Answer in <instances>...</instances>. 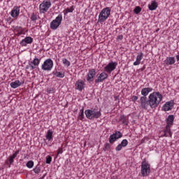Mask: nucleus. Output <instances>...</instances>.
Returning <instances> with one entry per match:
<instances>
[{
  "instance_id": "nucleus-29",
  "label": "nucleus",
  "mask_w": 179,
  "mask_h": 179,
  "mask_svg": "<svg viewBox=\"0 0 179 179\" xmlns=\"http://www.w3.org/2000/svg\"><path fill=\"white\" fill-rule=\"evenodd\" d=\"M34 173L35 174H39L41 171V167L39 166V165H37L34 169H33Z\"/></svg>"
},
{
  "instance_id": "nucleus-28",
  "label": "nucleus",
  "mask_w": 179,
  "mask_h": 179,
  "mask_svg": "<svg viewBox=\"0 0 179 179\" xmlns=\"http://www.w3.org/2000/svg\"><path fill=\"white\" fill-rule=\"evenodd\" d=\"M55 76L57 78H64L65 77V73L59 71H57L56 73H54Z\"/></svg>"
},
{
  "instance_id": "nucleus-42",
  "label": "nucleus",
  "mask_w": 179,
  "mask_h": 179,
  "mask_svg": "<svg viewBox=\"0 0 179 179\" xmlns=\"http://www.w3.org/2000/svg\"><path fill=\"white\" fill-rule=\"evenodd\" d=\"M64 150H62V148H59L57 150V156L58 155H62V153H63Z\"/></svg>"
},
{
  "instance_id": "nucleus-21",
  "label": "nucleus",
  "mask_w": 179,
  "mask_h": 179,
  "mask_svg": "<svg viewBox=\"0 0 179 179\" xmlns=\"http://www.w3.org/2000/svg\"><path fill=\"white\" fill-rule=\"evenodd\" d=\"M31 66V69H36L38 65H40V59L35 57L32 62H30Z\"/></svg>"
},
{
  "instance_id": "nucleus-20",
  "label": "nucleus",
  "mask_w": 179,
  "mask_h": 179,
  "mask_svg": "<svg viewBox=\"0 0 179 179\" xmlns=\"http://www.w3.org/2000/svg\"><path fill=\"white\" fill-rule=\"evenodd\" d=\"M171 128V126L166 125V128L164 131V135L162 136L168 137L170 136L171 138L172 134H171V130L170 129Z\"/></svg>"
},
{
  "instance_id": "nucleus-34",
  "label": "nucleus",
  "mask_w": 179,
  "mask_h": 179,
  "mask_svg": "<svg viewBox=\"0 0 179 179\" xmlns=\"http://www.w3.org/2000/svg\"><path fill=\"white\" fill-rule=\"evenodd\" d=\"M120 145L123 147L125 148L128 145V140L124 139L122 141Z\"/></svg>"
},
{
  "instance_id": "nucleus-31",
  "label": "nucleus",
  "mask_w": 179,
  "mask_h": 179,
  "mask_svg": "<svg viewBox=\"0 0 179 179\" xmlns=\"http://www.w3.org/2000/svg\"><path fill=\"white\" fill-rule=\"evenodd\" d=\"M15 30L18 32V34H23L24 29L22 27H16Z\"/></svg>"
},
{
  "instance_id": "nucleus-43",
  "label": "nucleus",
  "mask_w": 179,
  "mask_h": 179,
  "mask_svg": "<svg viewBox=\"0 0 179 179\" xmlns=\"http://www.w3.org/2000/svg\"><path fill=\"white\" fill-rule=\"evenodd\" d=\"M138 100V96H133L131 97V101H136Z\"/></svg>"
},
{
  "instance_id": "nucleus-46",
  "label": "nucleus",
  "mask_w": 179,
  "mask_h": 179,
  "mask_svg": "<svg viewBox=\"0 0 179 179\" xmlns=\"http://www.w3.org/2000/svg\"><path fill=\"white\" fill-rule=\"evenodd\" d=\"M44 178H45V174L43 175L42 177H41L39 179H44Z\"/></svg>"
},
{
  "instance_id": "nucleus-19",
  "label": "nucleus",
  "mask_w": 179,
  "mask_h": 179,
  "mask_svg": "<svg viewBox=\"0 0 179 179\" xmlns=\"http://www.w3.org/2000/svg\"><path fill=\"white\" fill-rule=\"evenodd\" d=\"M150 92H153V88H152V87L143 88L141 90V94H142L143 97H146V96H148V94H149V93H150Z\"/></svg>"
},
{
  "instance_id": "nucleus-48",
  "label": "nucleus",
  "mask_w": 179,
  "mask_h": 179,
  "mask_svg": "<svg viewBox=\"0 0 179 179\" xmlns=\"http://www.w3.org/2000/svg\"><path fill=\"white\" fill-rule=\"evenodd\" d=\"M141 143H145V139L141 140Z\"/></svg>"
},
{
  "instance_id": "nucleus-6",
  "label": "nucleus",
  "mask_w": 179,
  "mask_h": 179,
  "mask_svg": "<svg viewBox=\"0 0 179 179\" xmlns=\"http://www.w3.org/2000/svg\"><path fill=\"white\" fill-rule=\"evenodd\" d=\"M52 68H54V62L51 59H47L41 66L42 71H47L48 72L51 71Z\"/></svg>"
},
{
  "instance_id": "nucleus-49",
  "label": "nucleus",
  "mask_w": 179,
  "mask_h": 179,
  "mask_svg": "<svg viewBox=\"0 0 179 179\" xmlns=\"http://www.w3.org/2000/svg\"><path fill=\"white\" fill-rule=\"evenodd\" d=\"M2 1H3V0H0V2H2Z\"/></svg>"
},
{
  "instance_id": "nucleus-15",
  "label": "nucleus",
  "mask_w": 179,
  "mask_h": 179,
  "mask_svg": "<svg viewBox=\"0 0 179 179\" xmlns=\"http://www.w3.org/2000/svg\"><path fill=\"white\" fill-rule=\"evenodd\" d=\"M31 43H33V38L27 36L20 42V45L22 47H26L27 44H31Z\"/></svg>"
},
{
  "instance_id": "nucleus-41",
  "label": "nucleus",
  "mask_w": 179,
  "mask_h": 179,
  "mask_svg": "<svg viewBox=\"0 0 179 179\" xmlns=\"http://www.w3.org/2000/svg\"><path fill=\"white\" fill-rule=\"evenodd\" d=\"M31 66H33V65L30 62H29V65L26 66V69H30V71H34V69H31Z\"/></svg>"
},
{
  "instance_id": "nucleus-26",
  "label": "nucleus",
  "mask_w": 179,
  "mask_h": 179,
  "mask_svg": "<svg viewBox=\"0 0 179 179\" xmlns=\"http://www.w3.org/2000/svg\"><path fill=\"white\" fill-rule=\"evenodd\" d=\"M75 10V7L72 6L70 8H67L64 10V15H68V13H72Z\"/></svg>"
},
{
  "instance_id": "nucleus-3",
  "label": "nucleus",
  "mask_w": 179,
  "mask_h": 179,
  "mask_svg": "<svg viewBox=\"0 0 179 179\" xmlns=\"http://www.w3.org/2000/svg\"><path fill=\"white\" fill-rule=\"evenodd\" d=\"M110 15H111V8L110 7H106L99 13L98 21L99 23L106 22L110 17Z\"/></svg>"
},
{
  "instance_id": "nucleus-50",
  "label": "nucleus",
  "mask_w": 179,
  "mask_h": 179,
  "mask_svg": "<svg viewBox=\"0 0 179 179\" xmlns=\"http://www.w3.org/2000/svg\"><path fill=\"white\" fill-rule=\"evenodd\" d=\"M8 1H10V0H8Z\"/></svg>"
},
{
  "instance_id": "nucleus-36",
  "label": "nucleus",
  "mask_w": 179,
  "mask_h": 179,
  "mask_svg": "<svg viewBox=\"0 0 179 179\" xmlns=\"http://www.w3.org/2000/svg\"><path fill=\"white\" fill-rule=\"evenodd\" d=\"M110 148H111V145H110V143H106L103 147L104 152H107V150H110Z\"/></svg>"
},
{
  "instance_id": "nucleus-2",
  "label": "nucleus",
  "mask_w": 179,
  "mask_h": 179,
  "mask_svg": "<svg viewBox=\"0 0 179 179\" xmlns=\"http://www.w3.org/2000/svg\"><path fill=\"white\" fill-rule=\"evenodd\" d=\"M85 114L88 120H97L101 117V110L96 108L87 109Z\"/></svg>"
},
{
  "instance_id": "nucleus-13",
  "label": "nucleus",
  "mask_w": 179,
  "mask_h": 179,
  "mask_svg": "<svg viewBox=\"0 0 179 179\" xmlns=\"http://www.w3.org/2000/svg\"><path fill=\"white\" fill-rule=\"evenodd\" d=\"M85 82L82 80H78L76 81L75 87L76 90H79V92H82L83 89H85Z\"/></svg>"
},
{
  "instance_id": "nucleus-12",
  "label": "nucleus",
  "mask_w": 179,
  "mask_h": 179,
  "mask_svg": "<svg viewBox=\"0 0 179 179\" xmlns=\"http://www.w3.org/2000/svg\"><path fill=\"white\" fill-rule=\"evenodd\" d=\"M173 107H174V101H167L163 106V111H170V110H173Z\"/></svg>"
},
{
  "instance_id": "nucleus-18",
  "label": "nucleus",
  "mask_w": 179,
  "mask_h": 179,
  "mask_svg": "<svg viewBox=\"0 0 179 179\" xmlns=\"http://www.w3.org/2000/svg\"><path fill=\"white\" fill-rule=\"evenodd\" d=\"M143 59V53L141 52L136 56V61L134 62V66H138L141 64V62Z\"/></svg>"
},
{
  "instance_id": "nucleus-17",
  "label": "nucleus",
  "mask_w": 179,
  "mask_h": 179,
  "mask_svg": "<svg viewBox=\"0 0 179 179\" xmlns=\"http://www.w3.org/2000/svg\"><path fill=\"white\" fill-rule=\"evenodd\" d=\"M20 13V8L17 6H14L10 12V15L12 17H17Z\"/></svg>"
},
{
  "instance_id": "nucleus-25",
  "label": "nucleus",
  "mask_w": 179,
  "mask_h": 179,
  "mask_svg": "<svg viewBox=\"0 0 179 179\" xmlns=\"http://www.w3.org/2000/svg\"><path fill=\"white\" fill-rule=\"evenodd\" d=\"M150 10H156L157 9V2L152 1L151 4L148 5Z\"/></svg>"
},
{
  "instance_id": "nucleus-8",
  "label": "nucleus",
  "mask_w": 179,
  "mask_h": 179,
  "mask_svg": "<svg viewBox=\"0 0 179 179\" xmlns=\"http://www.w3.org/2000/svg\"><path fill=\"white\" fill-rule=\"evenodd\" d=\"M150 174V165L148 163L141 164V176L146 177Z\"/></svg>"
},
{
  "instance_id": "nucleus-5",
  "label": "nucleus",
  "mask_w": 179,
  "mask_h": 179,
  "mask_svg": "<svg viewBox=\"0 0 179 179\" xmlns=\"http://www.w3.org/2000/svg\"><path fill=\"white\" fill-rule=\"evenodd\" d=\"M62 22V15L59 14L58 16L50 22V29L52 30H57V27H59Z\"/></svg>"
},
{
  "instance_id": "nucleus-35",
  "label": "nucleus",
  "mask_w": 179,
  "mask_h": 179,
  "mask_svg": "<svg viewBox=\"0 0 179 179\" xmlns=\"http://www.w3.org/2000/svg\"><path fill=\"white\" fill-rule=\"evenodd\" d=\"M141 11H142V8H141V7H139V6H136L134 8V13H136V15L141 13Z\"/></svg>"
},
{
  "instance_id": "nucleus-37",
  "label": "nucleus",
  "mask_w": 179,
  "mask_h": 179,
  "mask_svg": "<svg viewBox=\"0 0 179 179\" xmlns=\"http://www.w3.org/2000/svg\"><path fill=\"white\" fill-rule=\"evenodd\" d=\"M85 117V114L83 113V109L80 110V112L79 113V120L82 121L83 118Z\"/></svg>"
},
{
  "instance_id": "nucleus-33",
  "label": "nucleus",
  "mask_w": 179,
  "mask_h": 179,
  "mask_svg": "<svg viewBox=\"0 0 179 179\" xmlns=\"http://www.w3.org/2000/svg\"><path fill=\"white\" fill-rule=\"evenodd\" d=\"M120 121H121L122 122V124H124L126 125L127 124V117L124 115L120 116Z\"/></svg>"
},
{
  "instance_id": "nucleus-40",
  "label": "nucleus",
  "mask_w": 179,
  "mask_h": 179,
  "mask_svg": "<svg viewBox=\"0 0 179 179\" xmlns=\"http://www.w3.org/2000/svg\"><path fill=\"white\" fill-rule=\"evenodd\" d=\"M122 148H124L121 144H119L116 148H115V151L116 152H120V150H122Z\"/></svg>"
},
{
  "instance_id": "nucleus-27",
  "label": "nucleus",
  "mask_w": 179,
  "mask_h": 179,
  "mask_svg": "<svg viewBox=\"0 0 179 179\" xmlns=\"http://www.w3.org/2000/svg\"><path fill=\"white\" fill-rule=\"evenodd\" d=\"M45 138L48 141H51L52 139L53 136H52V131L51 130L48 131Z\"/></svg>"
},
{
  "instance_id": "nucleus-24",
  "label": "nucleus",
  "mask_w": 179,
  "mask_h": 179,
  "mask_svg": "<svg viewBox=\"0 0 179 179\" xmlns=\"http://www.w3.org/2000/svg\"><path fill=\"white\" fill-rule=\"evenodd\" d=\"M166 122L169 127H171L174 122V116L173 115H170L166 119Z\"/></svg>"
},
{
  "instance_id": "nucleus-47",
  "label": "nucleus",
  "mask_w": 179,
  "mask_h": 179,
  "mask_svg": "<svg viewBox=\"0 0 179 179\" xmlns=\"http://www.w3.org/2000/svg\"><path fill=\"white\" fill-rule=\"evenodd\" d=\"M177 61H179V55L176 56Z\"/></svg>"
},
{
  "instance_id": "nucleus-10",
  "label": "nucleus",
  "mask_w": 179,
  "mask_h": 179,
  "mask_svg": "<svg viewBox=\"0 0 179 179\" xmlns=\"http://www.w3.org/2000/svg\"><path fill=\"white\" fill-rule=\"evenodd\" d=\"M120 138H122V133L118 131H116L115 134H112L109 137L110 143H114L117 139H120Z\"/></svg>"
},
{
  "instance_id": "nucleus-45",
  "label": "nucleus",
  "mask_w": 179,
  "mask_h": 179,
  "mask_svg": "<svg viewBox=\"0 0 179 179\" xmlns=\"http://www.w3.org/2000/svg\"><path fill=\"white\" fill-rule=\"evenodd\" d=\"M48 93H54V89L48 90Z\"/></svg>"
},
{
  "instance_id": "nucleus-1",
  "label": "nucleus",
  "mask_w": 179,
  "mask_h": 179,
  "mask_svg": "<svg viewBox=\"0 0 179 179\" xmlns=\"http://www.w3.org/2000/svg\"><path fill=\"white\" fill-rule=\"evenodd\" d=\"M148 100L150 108H157L163 100V94L159 92H154L149 95Z\"/></svg>"
},
{
  "instance_id": "nucleus-4",
  "label": "nucleus",
  "mask_w": 179,
  "mask_h": 179,
  "mask_svg": "<svg viewBox=\"0 0 179 179\" xmlns=\"http://www.w3.org/2000/svg\"><path fill=\"white\" fill-rule=\"evenodd\" d=\"M50 8H51V0H44L39 5V12L40 13H45L48 12Z\"/></svg>"
},
{
  "instance_id": "nucleus-11",
  "label": "nucleus",
  "mask_w": 179,
  "mask_h": 179,
  "mask_svg": "<svg viewBox=\"0 0 179 179\" xmlns=\"http://www.w3.org/2000/svg\"><path fill=\"white\" fill-rule=\"evenodd\" d=\"M96 76V69H90L88 73L86 76L87 80L90 83L94 80V77Z\"/></svg>"
},
{
  "instance_id": "nucleus-23",
  "label": "nucleus",
  "mask_w": 179,
  "mask_h": 179,
  "mask_svg": "<svg viewBox=\"0 0 179 179\" xmlns=\"http://www.w3.org/2000/svg\"><path fill=\"white\" fill-rule=\"evenodd\" d=\"M10 86L13 89H17L19 86H22V82H20L19 80H16L15 81L10 83Z\"/></svg>"
},
{
  "instance_id": "nucleus-14",
  "label": "nucleus",
  "mask_w": 179,
  "mask_h": 179,
  "mask_svg": "<svg viewBox=\"0 0 179 179\" xmlns=\"http://www.w3.org/2000/svg\"><path fill=\"white\" fill-rule=\"evenodd\" d=\"M140 101L142 108L148 110V108L149 107V99L148 101H147L146 96H141L140 99Z\"/></svg>"
},
{
  "instance_id": "nucleus-44",
  "label": "nucleus",
  "mask_w": 179,
  "mask_h": 179,
  "mask_svg": "<svg viewBox=\"0 0 179 179\" xmlns=\"http://www.w3.org/2000/svg\"><path fill=\"white\" fill-rule=\"evenodd\" d=\"M124 38V36H122V35H119L118 36H117V39L118 40H122Z\"/></svg>"
},
{
  "instance_id": "nucleus-38",
  "label": "nucleus",
  "mask_w": 179,
  "mask_h": 179,
  "mask_svg": "<svg viewBox=\"0 0 179 179\" xmlns=\"http://www.w3.org/2000/svg\"><path fill=\"white\" fill-rule=\"evenodd\" d=\"M52 162V157L51 156L46 157V164H50Z\"/></svg>"
},
{
  "instance_id": "nucleus-30",
  "label": "nucleus",
  "mask_w": 179,
  "mask_h": 179,
  "mask_svg": "<svg viewBox=\"0 0 179 179\" xmlns=\"http://www.w3.org/2000/svg\"><path fill=\"white\" fill-rule=\"evenodd\" d=\"M62 62H63L64 66H67V67L71 66V62H69L68 59L63 58Z\"/></svg>"
},
{
  "instance_id": "nucleus-22",
  "label": "nucleus",
  "mask_w": 179,
  "mask_h": 179,
  "mask_svg": "<svg viewBox=\"0 0 179 179\" xmlns=\"http://www.w3.org/2000/svg\"><path fill=\"white\" fill-rule=\"evenodd\" d=\"M164 62L166 65H173V64H176V59L173 57H169Z\"/></svg>"
},
{
  "instance_id": "nucleus-7",
  "label": "nucleus",
  "mask_w": 179,
  "mask_h": 179,
  "mask_svg": "<svg viewBox=\"0 0 179 179\" xmlns=\"http://www.w3.org/2000/svg\"><path fill=\"white\" fill-rule=\"evenodd\" d=\"M117 65H118L117 62H110L104 67V72L106 73H111L113 71L117 68Z\"/></svg>"
},
{
  "instance_id": "nucleus-39",
  "label": "nucleus",
  "mask_w": 179,
  "mask_h": 179,
  "mask_svg": "<svg viewBox=\"0 0 179 179\" xmlns=\"http://www.w3.org/2000/svg\"><path fill=\"white\" fill-rule=\"evenodd\" d=\"M37 19V14L33 13L31 15V20L34 22Z\"/></svg>"
},
{
  "instance_id": "nucleus-9",
  "label": "nucleus",
  "mask_w": 179,
  "mask_h": 179,
  "mask_svg": "<svg viewBox=\"0 0 179 179\" xmlns=\"http://www.w3.org/2000/svg\"><path fill=\"white\" fill-rule=\"evenodd\" d=\"M108 78V74L105 71L96 75V79H95V83H101Z\"/></svg>"
},
{
  "instance_id": "nucleus-16",
  "label": "nucleus",
  "mask_w": 179,
  "mask_h": 179,
  "mask_svg": "<svg viewBox=\"0 0 179 179\" xmlns=\"http://www.w3.org/2000/svg\"><path fill=\"white\" fill-rule=\"evenodd\" d=\"M19 152H20V150L15 152L13 155L10 156L8 158V160L6 161V164H12L15 160V159L17 157V156L19 154Z\"/></svg>"
},
{
  "instance_id": "nucleus-32",
  "label": "nucleus",
  "mask_w": 179,
  "mask_h": 179,
  "mask_svg": "<svg viewBox=\"0 0 179 179\" xmlns=\"http://www.w3.org/2000/svg\"><path fill=\"white\" fill-rule=\"evenodd\" d=\"M27 167H28V169H33L34 166V162L33 161H29L27 164H26Z\"/></svg>"
}]
</instances>
